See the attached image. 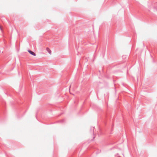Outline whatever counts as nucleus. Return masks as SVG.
<instances>
[{
	"instance_id": "1",
	"label": "nucleus",
	"mask_w": 157,
	"mask_h": 157,
	"mask_svg": "<svg viewBox=\"0 0 157 157\" xmlns=\"http://www.w3.org/2000/svg\"><path fill=\"white\" fill-rule=\"evenodd\" d=\"M46 50L48 51V53L50 54L51 55L52 54V52L51 50L48 48H46Z\"/></svg>"
},
{
	"instance_id": "2",
	"label": "nucleus",
	"mask_w": 157,
	"mask_h": 157,
	"mask_svg": "<svg viewBox=\"0 0 157 157\" xmlns=\"http://www.w3.org/2000/svg\"><path fill=\"white\" fill-rule=\"evenodd\" d=\"M28 52H29V53H30L31 54L33 55V56H36V54H35V53L34 52H33L30 51V50H28Z\"/></svg>"
}]
</instances>
